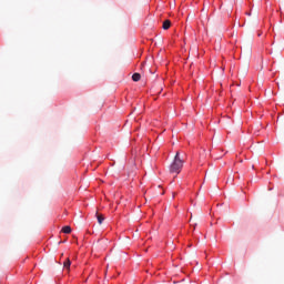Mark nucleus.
<instances>
[{"label":"nucleus","mask_w":284,"mask_h":284,"mask_svg":"<svg viewBox=\"0 0 284 284\" xmlns=\"http://www.w3.org/2000/svg\"><path fill=\"white\" fill-rule=\"evenodd\" d=\"M185 160L181 156L180 152H176L173 162L170 165L171 174H181Z\"/></svg>","instance_id":"obj_1"},{"label":"nucleus","mask_w":284,"mask_h":284,"mask_svg":"<svg viewBox=\"0 0 284 284\" xmlns=\"http://www.w3.org/2000/svg\"><path fill=\"white\" fill-rule=\"evenodd\" d=\"M171 26H172V22L170 20H164L162 28H163V30H170Z\"/></svg>","instance_id":"obj_2"},{"label":"nucleus","mask_w":284,"mask_h":284,"mask_svg":"<svg viewBox=\"0 0 284 284\" xmlns=\"http://www.w3.org/2000/svg\"><path fill=\"white\" fill-rule=\"evenodd\" d=\"M97 220H98L99 225H101L103 223V221H105V217L103 216V214L97 213Z\"/></svg>","instance_id":"obj_3"},{"label":"nucleus","mask_w":284,"mask_h":284,"mask_svg":"<svg viewBox=\"0 0 284 284\" xmlns=\"http://www.w3.org/2000/svg\"><path fill=\"white\" fill-rule=\"evenodd\" d=\"M72 265V262L70 258H67L65 262L63 263V267L68 271H70V266Z\"/></svg>","instance_id":"obj_4"},{"label":"nucleus","mask_w":284,"mask_h":284,"mask_svg":"<svg viewBox=\"0 0 284 284\" xmlns=\"http://www.w3.org/2000/svg\"><path fill=\"white\" fill-rule=\"evenodd\" d=\"M62 232H63V234H70L71 232H72V227H70V226H64L63 229H62Z\"/></svg>","instance_id":"obj_5"},{"label":"nucleus","mask_w":284,"mask_h":284,"mask_svg":"<svg viewBox=\"0 0 284 284\" xmlns=\"http://www.w3.org/2000/svg\"><path fill=\"white\" fill-rule=\"evenodd\" d=\"M132 80L133 81H141V73H134L133 75H132Z\"/></svg>","instance_id":"obj_6"}]
</instances>
